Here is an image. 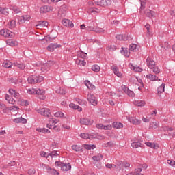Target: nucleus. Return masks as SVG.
Instances as JSON below:
<instances>
[{
  "label": "nucleus",
  "mask_w": 175,
  "mask_h": 175,
  "mask_svg": "<svg viewBox=\"0 0 175 175\" xmlns=\"http://www.w3.org/2000/svg\"><path fill=\"white\" fill-rule=\"evenodd\" d=\"M43 80H44V77L40 75H31L27 79L29 84H36V83H42Z\"/></svg>",
  "instance_id": "nucleus-1"
},
{
  "label": "nucleus",
  "mask_w": 175,
  "mask_h": 175,
  "mask_svg": "<svg viewBox=\"0 0 175 175\" xmlns=\"http://www.w3.org/2000/svg\"><path fill=\"white\" fill-rule=\"evenodd\" d=\"M130 83H131V84H135V85H137V88L138 90H139V91H142V87H144V85L143 84V81L142 79H138L137 77H133L129 79Z\"/></svg>",
  "instance_id": "nucleus-2"
},
{
  "label": "nucleus",
  "mask_w": 175,
  "mask_h": 175,
  "mask_svg": "<svg viewBox=\"0 0 175 175\" xmlns=\"http://www.w3.org/2000/svg\"><path fill=\"white\" fill-rule=\"evenodd\" d=\"M55 165L56 167H61V170L63 172H68V170H70V169H72V165H70V163H65L59 161H56Z\"/></svg>",
  "instance_id": "nucleus-3"
},
{
  "label": "nucleus",
  "mask_w": 175,
  "mask_h": 175,
  "mask_svg": "<svg viewBox=\"0 0 175 175\" xmlns=\"http://www.w3.org/2000/svg\"><path fill=\"white\" fill-rule=\"evenodd\" d=\"M94 6L97 5V6L105 7V6H107L109 5H111V1L110 0H102L100 1H99L98 0H94Z\"/></svg>",
  "instance_id": "nucleus-4"
},
{
  "label": "nucleus",
  "mask_w": 175,
  "mask_h": 175,
  "mask_svg": "<svg viewBox=\"0 0 175 175\" xmlns=\"http://www.w3.org/2000/svg\"><path fill=\"white\" fill-rule=\"evenodd\" d=\"M39 114L41 116H44V117H50L51 116V113L50 112V109L47 108H40L36 109Z\"/></svg>",
  "instance_id": "nucleus-5"
},
{
  "label": "nucleus",
  "mask_w": 175,
  "mask_h": 175,
  "mask_svg": "<svg viewBox=\"0 0 175 175\" xmlns=\"http://www.w3.org/2000/svg\"><path fill=\"white\" fill-rule=\"evenodd\" d=\"M0 35L4 36V38H13L14 37V33L10 31L7 29H3L0 31Z\"/></svg>",
  "instance_id": "nucleus-6"
},
{
  "label": "nucleus",
  "mask_w": 175,
  "mask_h": 175,
  "mask_svg": "<svg viewBox=\"0 0 175 175\" xmlns=\"http://www.w3.org/2000/svg\"><path fill=\"white\" fill-rule=\"evenodd\" d=\"M88 102L92 104L93 106H96L98 105V99L93 94H88L87 96Z\"/></svg>",
  "instance_id": "nucleus-7"
},
{
  "label": "nucleus",
  "mask_w": 175,
  "mask_h": 175,
  "mask_svg": "<svg viewBox=\"0 0 175 175\" xmlns=\"http://www.w3.org/2000/svg\"><path fill=\"white\" fill-rule=\"evenodd\" d=\"M79 122L81 125H92L94 124V120L88 118H81Z\"/></svg>",
  "instance_id": "nucleus-8"
},
{
  "label": "nucleus",
  "mask_w": 175,
  "mask_h": 175,
  "mask_svg": "<svg viewBox=\"0 0 175 175\" xmlns=\"http://www.w3.org/2000/svg\"><path fill=\"white\" fill-rule=\"evenodd\" d=\"M46 92L42 89H36V95H38L40 99L44 100L46 99V96H44Z\"/></svg>",
  "instance_id": "nucleus-9"
},
{
  "label": "nucleus",
  "mask_w": 175,
  "mask_h": 175,
  "mask_svg": "<svg viewBox=\"0 0 175 175\" xmlns=\"http://www.w3.org/2000/svg\"><path fill=\"white\" fill-rule=\"evenodd\" d=\"M62 23L67 28H73L75 27V25L72 23V21L69 19H63L62 21Z\"/></svg>",
  "instance_id": "nucleus-10"
},
{
  "label": "nucleus",
  "mask_w": 175,
  "mask_h": 175,
  "mask_svg": "<svg viewBox=\"0 0 175 175\" xmlns=\"http://www.w3.org/2000/svg\"><path fill=\"white\" fill-rule=\"evenodd\" d=\"M122 90L125 92V94H126V95H128V96H130V98L135 97V92L125 87V85L122 86Z\"/></svg>",
  "instance_id": "nucleus-11"
},
{
  "label": "nucleus",
  "mask_w": 175,
  "mask_h": 175,
  "mask_svg": "<svg viewBox=\"0 0 175 175\" xmlns=\"http://www.w3.org/2000/svg\"><path fill=\"white\" fill-rule=\"evenodd\" d=\"M53 10H54L53 6L48 5L42 6L40 9V13H49V12H53Z\"/></svg>",
  "instance_id": "nucleus-12"
},
{
  "label": "nucleus",
  "mask_w": 175,
  "mask_h": 175,
  "mask_svg": "<svg viewBox=\"0 0 175 175\" xmlns=\"http://www.w3.org/2000/svg\"><path fill=\"white\" fill-rule=\"evenodd\" d=\"M61 45L57 44H50L47 48L46 50L49 51L50 53H53L55 49H60Z\"/></svg>",
  "instance_id": "nucleus-13"
},
{
  "label": "nucleus",
  "mask_w": 175,
  "mask_h": 175,
  "mask_svg": "<svg viewBox=\"0 0 175 175\" xmlns=\"http://www.w3.org/2000/svg\"><path fill=\"white\" fill-rule=\"evenodd\" d=\"M129 68H130V69L131 70H133L134 72H143V68H140L139 66H136L133 65V64L132 63H130L129 64Z\"/></svg>",
  "instance_id": "nucleus-14"
},
{
  "label": "nucleus",
  "mask_w": 175,
  "mask_h": 175,
  "mask_svg": "<svg viewBox=\"0 0 175 175\" xmlns=\"http://www.w3.org/2000/svg\"><path fill=\"white\" fill-rule=\"evenodd\" d=\"M29 20H31V16L29 15H25V16H22L18 22V24H24V23H25V21H29Z\"/></svg>",
  "instance_id": "nucleus-15"
},
{
  "label": "nucleus",
  "mask_w": 175,
  "mask_h": 175,
  "mask_svg": "<svg viewBox=\"0 0 175 175\" xmlns=\"http://www.w3.org/2000/svg\"><path fill=\"white\" fill-rule=\"evenodd\" d=\"M128 121L131 122V124H133V125H139L140 124V120L135 118V117H129L127 118Z\"/></svg>",
  "instance_id": "nucleus-16"
},
{
  "label": "nucleus",
  "mask_w": 175,
  "mask_h": 175,
  "mask_svg": "<svg viewBox=\"0 0 175 175\" xmlns=\"http://www.w3.org/2000/svg\"><path fill=\"white\" fill-rule=\"evenodd\" d=\"M13 122H15V124H27L28 121L27 120V119L21 117L13 119Z\"/></svg>",
  "instance_id": "nucleus-17"
},
{
  "label": "nucleus",
  "mask_w": 175,
  "mask_h": 175,
  "mask_svg": "<svg viewBox=\"0 0 175 175\" xmlns=\"http://www.w3.org/2000/svg\"><path fill=\"white\" fill-rule=\"evenodd\" d=\"M96 126L98 129H104L105 131H111V128H112L111 125H110V124L104 126L102 124H96Z\"/></svg>",
  "instance_id": "nucleus-18"
},
{
  "label": "nucleus",
  "mask_w": 175,
  "mask_h": 175,
  "mask_svg": "<svg viewBox=\"0 0 175 175\" xmlns=\"http://www.w3.org/2000/svg\"><path fill=\"white\" fill-rule=\"evenodd\" d=\"M165 92V83H162L158 88H157V95L158 96H162V94Z\"/></svg>",
  "instance_id": "nucleus-19"
},
{
  "label": "nucleus",
  "mask_w": 175,
  "mask_h": 175,
  "mask_svg": "<svg viewBox=\"0 0 175 175\" xmlns=\"http://www.w3.org/2000/svg\"><path fill=\"white\" fill-rule=\"evenodd\" d=\"M111 70H113L114 75H116L118 77H122V73L120 72V70H118V68H117V66H112Z\"/></svg>",
  "instance_id": "nucleus-20"
},
{
  "label": "nucleus",
  "mask_w": 175,
  "mask_h": 175,
  "mask_svg": "<svg viewBox=\"0 0 175 175\" xmlns=\"http://www.w3.org/2000/svg\"><path fill=\"white\" fill-rule=\"evenodd\" d=\"M146 61L148 68L149 69H153V68L155 66V62L151 58H148Z\"/></svg>",
  "instance_id": "nucleus-21"
},
{
  "label": "nucleus",
  "mask_w": 175,
  "mask_h": 175,
  "mask_svg": "<svg viewBox=\"0 0 175 175\" xmlns=\"http://www.w3.org/2000/svg\"><path fill=\"white\" fill-rule=\"evenodd\" d=\"M50 63H45L42 65L41 70L46 73L50 70Z\"/></svg>",
  "instance_id": "nucleus-22"
},
{
  "label": "nucleus",
  "mask_w": 175,
  "mask_h": 175,
  "mask_svg": "<svg viewBox=\"0 0 175 175\" xmlns=\"http://www.w3.org/2000/svg\"><path fill=\"white\" fill-rule=\"evenodd\" d=\"M8 110L12 113H14L16 115L18 114V110H20V107L16 105H13L8 108Z\"/></svg>",
  "instance_id": "nucleus-23"
},
{
  "label": "nucleus",
  "mask_w": 175,
  "mask_h": 175,
  "mask_svg": "<svg viewBox=\"0 0 175 175\" xmlns=\"http://www.w3.org/2000/svg\"><path fill=\"white\" fill-rule=\"evenodd\" d=\"M129 49L130 51H133L134 53H136L137 51H139V46L137 44H131L129 45Z\"/></svg>",
  "instance_id": "nucleus-24"
},
{
  "label": "nucleus",
  "mask_w": 175,
  "mask_h": 175,
  "mask_svg": "<svg viewBox=\"0 0 175 175\" xmlns=\"http://www.w3.org/2000/svg\"><path fill=\"white\" fill-rule=\"evenodd\" d=\"M146 79H148V80H150V81H158V80H161V79H159V78H158V77H157L156 75H154L152 74L147 75Z\"/></svg>",
  "instance_id": "nucleus-25"
},
{
  "label": "nucleus",
  "mask_w": 175,
  "mask_h": 175,
  "mask_svg": "<svg viewBox=\"0 0 175 175\" xmlns=\"http://www.w3.org/2000/svg\"><path fill=\"white\" fill-rule=\"evenodd\" d=\"M134 105L138 107H144V106H146V101L140 100H135Z\"/></svg>",
  "instance_id": "nucleus-26"
},
{
  "label": "nucleus",
  "mask_w": 175,
  "mask_h": 175,
  "mask_svg": "<svg viewBox=\"0 0 175 175\" xmlns=\"http://www.w3.org/2000/svg\"><path fill=\"white\" fill-rule=\"evenodd\" d=\"M55 93L60 94L61 95H65L66 94V89L64 88H55Z\"/></svg>",
  "instance_id": "nucleus-27"
},
{
  "label": "nucleus",
  "mask_w": 175,
  "mask_h": 175,
  "mask_svg": "<svg viewBox=\"0 0 175 175\" xmlns=\"http://www.w3.org/2000/svg\"><path fill=\"white\" fill-rule=\"evenodd\" d=\"M7 44H8V46H11L12 47L14 46H17L18 44V42H17V40H12V39H9L6 41Z\"/></svg>",
  "instance_id": "nucleus-28"
},
{
  "label": "nucleus",
  "mask_w": 175,
  "mask_h": 175,
  "mask_svg": "<svg viewBox=\"0 0 175 175\" xmlns=\"http://www.w3.org/2000/svg\"><path fill=\"white\" fill-rule=\"evenodd\" d=\"M5 100L10 103V105H16V100L12 96H9L8 94H5Z\"/></svg>",
  "instance_id": "nucleus-29"
},
{
  "label": "nucleus",
  "mask_w": 175,
  "mask_h": 175,
  "mask_svg": "<svg viewBox=\"0 0 175 175\" xmlns=\"http://www.w3.org/2000/svg\"><path fill=\"white\" fill-rule=\"evenodd\" d=\"M8 81L11 84H14L15 85L16 84H20V83H23V80L22 79H14V78L9 79Z\"/></svg>",
  "instance_id": "nucleus-30"
},
{
  "label": "nucleus",
  "mask_w": 175,
  "mask_h": 175,
  "mask_svg": "<svg viewBox=\"0 0 175 175\" xmlns=\"http://www.w3.org/2000/svg\"><path fill=\"white\" fill-rule=\"evenodd\" d=\"M9 94H10V95H12V96H14V98H20V94L17 92H16V90H13V89H10L8 90Z\"/></svg>",
  "instance_id": "nucleus-31"
},
{
  "label": "nucleus",
  "mask_w": 175,
  "mask_h": 175,
  "mask_svg": "<svg viewBox=\"0 0 175 175\" xmlns=\"http://www.w3.org/2000/svg\"><path fill=\"white\" fill-rule=\"evenodd\" d=\"M49 122L46 124V128H49V129H53V124H57V122H55V119L50 118L49 119Z\"/></svg>",
  "instance_id": "nucleus-32"
},
{
  "label": "nucleus",
  "mask_w": 175,
  "mask_h": 175,
  "mask_svg": "<svg viewBox=\"0 0 175 175\" xmlns=\"http://www.w3.org/2000/svg\"><path fill=\"white\" fill-rule=\"evenodd\" d=\"M88 31H94V32H97L98 33H103L105 30L100 27L92 28L90 29L88 27Z\"/></svg>",
  "instance_id": "nucleus-33"
},
{
  "label": "nucleus",
  "mask_w": 175,
  "mask_h": 175,
  "mask_svg": "<svg viewBox=\"0 0 175 175\" xmlns=\"http://www.w3.org/2000/svg\"><path fill=\"white\" fill-rule=\"evenodd\" d=\"M150 129H157V128H159V122H152L150 123L149 125Z\"/></svg>",
  "instance_id": "nucleus-34"
},
{
  "label": "nucleus",
  "mask_w": 175,
  "mask_h": 175,
  "mask_svg": "<svg viewBox=\"0 0 175 175\" xmlns=\"http://www.w3.org/2000/svg\"><path fill=\"white\" fill-rule=\"evenodd\" d=\"M99 12H100V10L95 7H92L88 10V13L92 14H96V13H99Z\"/></svg>",
  "instance_id": "nucleus-35"
},
{
  "label": "nucleus",
  "mask_w": 175,
  "mask_h": 175,
  "mask_svg": "<svg viewBox=\"0 0 175 175\" xmlns=\"http://www.w3.org/2000/svg\"><path fill=\"white\" fill-rule=\"evenodd\" d=\"M80 137L82 138V139H89L90 140H92V139H94V135H89V134H87V133H81L80 135Z\"/></svg>",
  "instance_id": "nucleus-36"
},
{
  "label": "nucleus",
  "mask_w": 175,
  "mask_h": 175,
  "mask_svg": "<svg viewBox=\"0 0 175 175\" xmlns=\"http://www.w3.org/2000/svg\"><path fill=\"white\" fill-rule=\"evenodd\" d=\"M145 14L147 17H154L155 16V12L152 11L151 10H146L145 11Z\"/></svg>",
  "instance_id": "nucleus-37"
},
{
  "label": "nucleus",
  "mask_w": 175,
  "mask_h": 175,
  "mask_svg": "<svg viewBox=\"0 0 175 175\" xmlns=\"http://www.w3.org/2000/svg\"><path fill=\"white\" fill-rule=\"evenodd\" d=\"M145 144L148 147H150V148L157 149V148H158L159 147L158 146V144H157V143L146 142Z\"/></svg>",
  "instance_id": "nucleus-38"
},
{
  "label": "nucleus",
  "mask_w": 175,
  "mask_h": 175,
  "mask_svg": "<svg viewBox=\"0 0 175 175\" xmlns=\"http://www.w3.org/2000/svg\"><path fill=\"white\" fill-rule=\"evenodd\" d=\"M49 25V23L47 22H39L38 25H36V28L39 29V28H43L44 27H47Z\"/></svg>",
  "instance_id": "nucleus-39"
},
{
  "label": "nucleus",
  "mask_w": 175,
  "mask_h": 175,
  "mask_svg": "<svg viewBox=\"0 0 175 175\" xmlns=\"http://www.w3.org/2000/svg\"><path fill=\"white\" fill-rule=\"evenodd\" d=\"M69 107H70L71 109H73L74 110H78V111H81L82 110L80 106L73 103H70L69 105Z\"/></svg>",
  "instance_id": "nucleus-40"
},
{
  "label": "nucleus",
  "mask_w": 175,
  "mask_h": 175,
  "mask_svg": "<svg viewBox=\"0 0 175 175\" xmlns=\"http://www.w3.org/2000/svg\"><path fill=\"white\" fill-rule=\"evenodd\" d=\"M75 64H77V65H79V66H85V65H87V62H85V60H81L77 59L75 61Z\"/></svg>",
  "instance_id": "nucleus-41"
},
{
  "label": "nucleus",
  "mask_w": 175,
  "mask_h": 175,
  "mask_svg": "<svg viewBox=\"0 0 175 175\" xmlns=\"http://www.w3.org/2000/svg\"><path fill=\"white\" fill-rule=\"evenodd\" d=\"M16 25H17V23L16 22V20H11L8 23V27L9 28H16Z\"/></svg>",
  "instance_id": "nucleus-42"
},
{
  "label": "nucleus",
  "mask_w": 175,
  "mask_h": 175,
  "mask_svg": "<svg viewBox=\"0 0 175 175\" xmlns=\"http://www.w3.org/2000/svg\"><path fill=\"white\" fill-rule=\"evenodd\" d=\"M92 70L93 72H95L96 73H98L100 71V66H99V65L98 64H94L92 66Z\"/></svg>",
  "instance_id": "nucleus-43"
},
{
  "label": "nucleus",
  "mask_w": 175,
  "mask_h": 175,
  "mask_svg": "<svg viewBox=\"0 0 175 175\" xmlns=\"http://www.w3.org/2000/svg\"><path fill=\"white\" fill-rule=\"evenodd\" d=\"M92 159L93 161H94L95 162H99L100 161H102V159H103V155L102 154H98L97 156H93L92 157Z\"/></svg>",
  "instance_id": "nucleus-44"
},
{
  "label": "nucleus",
  "mask_w": 175,
  "mask_h": 175,
  "mask_svg": "<svg viewBox=\"0 0 175 175\" xmlns=\"http://www.w3.org/2000/svg\"><path fill=\"white\" fill-rule=\"evenodd\" d=\"M72 148L73 151H75V152H80V151H81L83 150L81 146H80L79 145H72Z\"/></svg>",
  "instance_id": "nucleus-45"
},
{
  "label": "nucleus",
  "mask_w": 175,
  "mask_h": 175,
  "mask_svg": "<svg viewBox=\"0 0 175 175\" xmlns=\"http://www.w3.org/2000/svg\"><path fill=\"white\" fill-rule=\"evenodd\" d=\"M18 105H21V106H29V103H28V101L23 100V99H19L18 100Z\"/></svg>",
  "instance_id": "nucleus-46"
},
{
  "label": "nucleus",
  "mask_w": 175,
  "mask_h": 175,
  "mask_svg": "<svg viewBox=\"0 0 175 175\" xmlns=\"http://www.w3.org/2000/svg\"><path fill=\"white\" fill-rule=\"evenodd\" d=\"M113 128H116V129H121V128L124 127V125L122 124V123H120L117 122H114L113 123Z\"/></svg>",
  "instance_id": "nucleus-47"
},
{
  "label": "nucleus",
  "mask_w": 175,
  "mask_h": 175,
  "mask_svg": "<svg viewBox=\"0 0 175 175\" xmlns=\"http://www.w3.org/2000/svg\"><path fill=\"white\" fill-rule=\"evenodd\" d=\"M27 94L29 95H36V89L33 88H30L27 90Z\"/></svg>",
  "instance_id": "nucleus-48"
},
{
  "label": "nucleus",
  "mask_w": 175,
  "mask_h": 175,
  "mask_svg": "<svg viewBox=\"0 0 175 175\" xmlns=\"http://www.w3.org/2000/svg\"><path fill=\"white\" fill-rule=\"evenodd\" d=\"M121 54H123L124 57H129L130 55L129 51H128V49L125 48H122Z\"/></svg>",
  "instance_id": "nucleus-49"
},
{
  "label": "nucleus",
  "mask_w": 175,
  "mask_h": 175,
  "mask_svg": "<svg viewBox=\"0 0 175 175\" xmlns=\"http://www.w3.org/2000/svg\"><path fill=\"white\" fill-rule=\"evenodd\" d=\"M161 131H163L164 132H167V133L170 135L172 133V131H173V128L163 126Z\"/></svg>",
  "instance_id": "nucleus-50"
},
{
  "label": "nucleus",
  "mask_w": 175,
  "mask_h": 175,
  "mask_svg": "<svg viewBox=\"0 0 175 175\" xmlns=\"http://www.w3.org/2000/svg\"><path fill=\"white\" fill-rule=\"evenodd\" d=\"M85 85L89 90H95V86L92 85L90 81H86L85 82Z\"/></svg>",
  "instance_id": "nucleus-51"
},
{
  "label": "nucleus",
  "mask_w": 175,
  "mask_h": 175,
  "mask_svg": "<svg viewBox=\"0 0 175 175\" xmlns=\"http://www.w3.org/2000/svg\"><path fill=\"white\" fill-rule=\"evenodd\" d=\"M141 146H142V143L139 142L131 143V147H133V148H139V147H141Z\"/></svg>",
  "instance_id": "nucleus-52"
},
{
  "label": "nucleus",
  "mask_w": 175,
  "mask_h": 175,
  "mask_svg": "<svg viewBox=\"0 0 175 175\" xmlns=\"http://www.w3.org/2000/svg\"><path fill=\"white\" fill-rule=\"evenodd\" d=\"M141 3L140 10H144L146 8V3H147V0H139Z\"/></svg>",
  "instance_id": "nucleus-53"
},
{
  "label": "nucleus",
  "mask_w": 175,
  "mask_h": 175,
  "mask_svg": "<svg viewBox=\"0 0 175 175\" xmlns=\"http://www.w3.org/2000/svg\"><path fill=\"white\" fill-rule=\"evenodd\" d=\"M58 155H59V152L55 150L53 151L49 154V157H51V158H54V157H58Z\"/></svg>",
  "instance_id": "nucleus-54"
},
{
  "label": "nucleus",
  "mask_w": 175,
  "mask_h": 175,
  "mask_svg": "<svg viewBox=\"0 0 175 175\" xmlns=\"http://www.w3.org/2000/svg\"><path fill=\"white\" fill-rule=\"evenodd\" d=\"M133 175H143V173H142V168H137L133 173Z\"/></svg>",
  "instance_id": "nucleus-55"
},
{
  "label": "nucleus",
  "mask_w": 175,
  "mask_h": 175,
  "mask_svg": "<svg viewBox=\"0 0 175 175\" xmlns=\"http://www.w3.org/2000/svg\"><path fill=\"white\" fill-rule=\"evenodd\" d=\"M167 165H170V166H172V167H175V161L173 159H168L167 160Z\"/></svg>",
  "instance_id": "nucleus-56"
},
{
  "label": "nucleus",
  "mask_w": 175,
  "mask_h": 175,
  "mask_svg": "<svg viewBox=\"0 0 175 175\" xmlns=\"http://www.w3.org/2000/svg\"><path fill=\"white\" fill-rule=\"evenodd\" d=\"M83 146L86 150H94V148H96L95 145L84 144Z\"/></svg>",
  "instance_id": "nucleus-57"
},
{
  "label": "nucleus",
  "mask_w": 175,
  "mask_h": 175,
  "mask_svg": "<svg viewBox=\"0 0 175 175\" xmlns=\"http://www.w3.org/2000/svg\"><path fill=\"white\" fill-rule=\"evenodd\" d=\"M3 66H4V68H10L11 66H13V64L10 62H5L3 64Z\"/></svg>",
  "instance_id": "nucleus-58"
},
{
  "label": "nucleus",
  "mask_w": 175,
  "mask_h": 175,
  "mask_svg": "<svg viewBox=\"0 0 175 175\" xmlns=\"http://www.w3.org/2000/svg\"><path fill=\"white\" fill-rule=\"evenodd\" d=\"M48 172L49 173H51V174H54V175H59V173L58 172H57V170H54V169H51L49 168Z\"/></svg>",
  "instance_id": "nucleus-59"
},
{
  "label": "nucleus",
  "mask_w": 175,
  "mask_h": 175,
  "mask_svg": "<svg viewBox=\"0 0 175 175\" xmlns=\"http://www.w3.org/2000/svg\"><path fill=\"white\" fill-rule=\"evenodd\" d=\"M107 49L109 50V51H115V50H117V46L114 44H111L107 47Z\"/></svg>",
  "instance_id": "nucleus-60"
},
{
  "label": "nucleus",
  "mask_w": 175,
  "mask_h": 175,
  "mask_svg": "<svg viewBox=\"0 0 175 175\" xmlns=\"http://www.w3.org/2000/svg\"><path fill=\"white\" fill-rule=\"evenodd\" d=\"M8 13L9 12H8V9L0 7V14H8Z\"/></svg>",
  "instance_id": "nucleus-61"
},
{
  "label": "nucleus",
  "mask_w": 175,
  "mask_h": 175,
  "mask_svg": "<svg viewBox=\"0 0 175 175\" xmlns=\"http://www.w3.org/2000/svg\"><path fill=\"white\" fill-rule=\"evenodd\" d=\"M55 117H64V113L61 111L53 112Z\"/></svg>",
  "instance_id": "nucleus-62"
},
{
  "label": "nucleus",
  "mask_w": 175,
  "mask_h": 175,
  "mask_svg": "<svg viewBox=\"0 0 175 175\" xmlns=\"http://www.w3.org/2000/svg\"><path fill=\"white\" fill-rule=\"evenodd\" d=\"M16 66L21 70H24V69H25V64H17Z\"/></svg>",
  "instance_id": "nucleus-63"
},
{
  "label": "nucleus",
  "mask_w": 175,
  "mask_h": 175,
  "mask_svg": "<svg viewBox=\"0 0 175 175\" xmlns=\"http://www.w3.org/2000/svg\"><path fill=\"white\" fill-rule=\"evenodd\" d=\"M15 13H20V9L17 6H12L10 8Z\"/></svg>",
  "instance_id": "nucleus-64"
}]
</instances>
